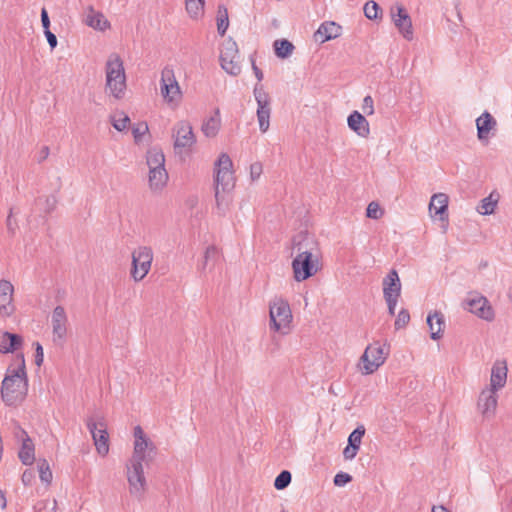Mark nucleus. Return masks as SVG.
Instances as JSON below:
<instances>
[{"label": "nucleus", "instance_id": "1", "mask_svg": "<svg viewBox=\"0 0 512 512\" xmlns=\"http://www.w3.org/2000/svg\"><path fill=\"white\" fill-rule=\"evenodd\" d=\"M18 367L8 368L1 385V398L7 406L21 404L28 393V377L23 353L16 354Z\"/></svg>", "mask_w": 512, "mask_h": 512}, {"label": "nucleus", "instance_id": "2", "mask_svg": "<svg viewBox=\"0 0 512 512\" xmlns=\"http://www.w3.org/2000/svg\"><path fill=\"white\" fill-rule=\"evenodd\" d=\"M294 248L298 254L292 261V269L295 280L301 282L317 273L320 253L314 238L308 236L302 241H294Z\"/></svg>", "mask_w": 512, "mask_h": 512}, {"label": "nucleus", "instance_id": "3", "mask_svg": "<svg viewBox=\"0 0 512 512\" xmlns=\"http://www.w3.org/2000/svg\"><path fill=\"white\" fill-rule=\"evenodd\" d=\"M106 87L116 99H121L126 89L123 61L116 53H112L106 62Z\"/></svg>", "mask_w": 512, "mask_h": 512}, {"label": "nucleus", "instance_id": "4", "mask_svg": "<svg viewBox=\"0 0 512 512\" xmlns=\"http://www.w3.org/2000/svg\"><path fill=\"white\" fill-rule=\"evenodd\" d=\"M215 166V199L217 208H220V190L226 193L234 187L233 163L229 155L222 153L216 161Z\"/></svg>", "mask_w": 512, "mask_h": 512}, {"label": "nucleus", "instance_id": "5", "mask_svg": "<svg viewBox=\"0 0 512 512\" xmlns=\"http://www.w3.org/2000/svg\"><path fill=\"white\" fill-rule=\"evenodd\" d=\"M270 328L277 332L287 333L285 329L289 328L292 320L289 303L282 298H275L270 302Z\"/></svg>", "mask_w": 512, "mask_h": 512}, {"label": "nucleus", "instance_id": "6", "mask_svg": "<svg viewBox=\"0 0 512 512\" xmlns=\"http://www.w3.org/2000/svg\"><path fill=\"white\" fill-rule=\"evenodd\" d=\"M463 307L485 321L491 322L495 318L494 309L488 299L476 291L468 293Z\"/></svg>", "mask_w": 512, "mask_h": 512}, {"label": "nucleus", "instance_id": "7", "mask_svg": "<svg viewBox=\"0 0 512 512\" xmlns=\"http://www.w3.org/2000/svg\"><path fill=\"white\" fill-rule=\"evenodd\" d=\"M253 95L257 103V119L261 132H266L270 126L271 98L262 84L257 83L253 89Z\"/></svg>", "mask_w": 512, "mask_h": 512}, {"label": "nucleus", "instance_id": "8", "mask_svg": "<svg viewBox=\"0 0 512 512\" xmlns=\"http://www.w3.org/2000/svg\"><path fill=\"white\" fill-rule=\"evenodd\" d=\"M153 260L150 247L141 246L132 253L131 276L135 281H141L149 272Z\"/></svg>", "mask_w": 512, "mask_h": 512}, {"label": "nucleus", "instance_id": "9", "mask_svg": "<svg viewBox=\"0 0 512 512\" xmlns=\"http://www.w3.org/2000/svg\"><path fill=\"white\" fill-rule=\"evenodd\" d=\"M174 138V150L176 154H181L184 150H189L195 143L196 137L193 128L188 121H179L172 129Z\"/></svg>", "mask_w": 512, "mask_h": 512}, {"label": "nucleus", "instance_id": "10", "mask_svg": "<svg viewBox=\"0 0 512 512\" xmlns=\"http://www.w3.org/2000/svg\"><path fill=\"white\" fill-rule=\"evenodd\" d=\"M386 355L387 352H384V346H381L379 342L368 345L360 358L363 363V374L374 373L385 362Z\"/></svg>", "mask_w": 512, "mask_h": 512}, {"label": "nucleus", "instance_id": "11", "mask_svg": "<svg viewBox=\"0 0 512 512\" xmlns=\"http://www.w3.org/2000/svg\"><path fill=\"white\" fill-rule=\"evenodd\" d=\"M86 425L92 435L97 452L101 456H105L109 452V435L106 424L101 419L96 421L93 417H88Z\"/></svg>", "mask_w": 512, "mask_h": 512}, {"label": "nucleus", "instance_id": "12", "mask_svg": "<svg viewBox=\"0 0 512 512\" xmlns=\"http://www.w3.org/2000/svg\"><path fill=\"white\" fill-rule=\"evenodd\" d=\"M160 90L163 98L169 103L178 102L181 98L180 87L170 67H165L161 72Z\"/></svg>", "mask_w": 512, "mask_h": 512}, {"label": "nucleus", "instance_id": "13", "mask_svg": "<svg viewBox=\"0 0 512 512\" xmlns=\"http://www.w3.org/2000/svg\"><path fill=\"white\" fill-rule=\"evenodd\" d=\"M67 315L63 306H56L52 312L51 324L53 333V342H63L67 335Z\"/></svg>", "mask_w": 512, "mask_h": 512}, {"label": "nucleus", "instance_id": "14", "mask_svg": "<svg viewBox=\"0 0 512 512\" xmlns=\"http://www.w3.org/2000/svg\"><path fill=\"white\" fill-rule=\"evenodd\" d=\"M127 479L130 485V492L132 494H142L146 487L143 463L138 461L131 462V465L127 466Z\"/></svg>", "mask_w": 512, "mask_h": 512}, {"label": "nucleus", "instance_id": "15", "mask_svg": "<svg viewBox=\"0 0 512 512\" xmlns=\"http://www.w3.org/2000/svg\"><path fill=\"white\" fill-rule=\"evenodd\" d=\"M391 17L403 37L411 40L413 38L412 21L405 8L401 5L392 8Z\"/></svg>", "mask_w": 512, "mask_h": 512}, {"label": "nucleus", "instance_id": "16", "mask_svg": "<svg viewBox=\"0 0 512 512\" xmlns=\"http://www.w3.org/2000/svg\"><path fill=\"white\" fill-rule=\"evenodd\" d=\"M15 436L21 440L22 445L18 452V457L24 465H32L35 461V448L32 439L29 437L27 432L21 427H17Z\"/></svg>", "mask_w": 512, "mask_h": 512}, {"label": "nucleus", "instance_id": "17", "mask_svg": "<svg viewBox=\"0 0 512 512\" xmlns=\"http://www.w3.org/2000/svg\"><path fill=\"white\" fill-rule=\"evenodd\" d=\"M156 455V446L149 439L135 440L131 462H150Z\"/></svg>", "mask_w": 512, "mask_h": 512}, {"label": "nucleus", "instance_id": "18", "mask_svg": "<svg viewBox=\"0 0 512 512\" xmlns=\"http://www.w3.org/2000/svg\"><path fill=\"white\" fill-rule=\"evenodd\" d=\"M496 125V120L487 111L476 119L477 137L481 143L488 144L489 134L495 129Z\"/></svg>", "mask_w": 512, "mask_h": 512}, {"label": "nucleus", "instance_id": "19", "mask_svg": "<svg viewBox=\"0 0 512 512\" xmlns=\"http://www.w3.org/2000/svg\"><path fill=\"white\" fill-rule=\"evenodd\" d=\"M14 287L8 280H0V313L4 316H10L14 312L12 304Z\"/></svg>", "mask_w": 512, "mask_h": 512}, {"label": "nucleus", "instance_id": "20", "mask_svg": "<svg viewBox=\"0 0 512 512\" xmlns=\"http://www.w3.org/2000/svg\"><path fill=\"white\" fill-rule=\"evenodd\" d=\"M348 127L358 136L367 138L370 134L369 122L358 111H353L347 118Z\"/></svg>", "mask_w": 512, "mask_h": 512}, {"label": "nucleus", "instance_id": "21", "mask_svg": "<svg viewBox=\"0 0 512 512\" xmlns=\"http://www.w3.org/2000/svg\"><path fill=\"white\" fill-rule=\"evenodd\" d=\"M497 407V395L493 389L483 390L478 399V408L484 416L493 415Z\"/></svg>", "mask_w": 512, "mask_h": 512}, {"label": "nucleus", "instance_id": "22", "mask_svg": "<svg viewBox=\"0 0 512 512\" xmlns=\"http://www.w3.org/2000/svg\"><path fill=\"white\" fill-rule=\"evenodd\" d=\"M22 344L23 338L21 335L7 331L0 333V353H13L21 348Z\"/></svg>", "mask_w": 512, "mask_h": 512}, {"label": "nucleus", "instance_id": "23", "mask_svg": "<svg viewBox=\"0 0 512 512\" xmlns=\"http://www.w3.org/2000/svg\"><path fill=\"white\" fill-rule=\"evenodd\" d=\"M507 365L505 361H496L491 370L490 389L497 391L502 388L507 379Z\"/></svg>", "mask_w": 512, "mask_h": 512}, {"label": "nucleus", "instance_id": "24", "mask_svg": "<svg viewBox=\"0 0 512 512\" xmlns=\"http://www.w3.org/2000/svg\"><path fill=\"white\" fill-rule=\"evenodd\" d=\"M341 34V26L333 21L324 22L320 25L318 30L315 32L314 37L316 41L324 43L331 39H335Z\"/></svg>", "mask_w": 512, "mask_h": 512}, {"label": "nucleus", "instance_id": "25", "mask_svg": "<svg viewBox=\"0 0 512 512\" xmlns=\"http://www.w3.org/2000/svg\"><path fill=\"white\" fill-rule=\"evenodd\" d=\"M448 196L444 193L434 194L429 204V211L434 215H439L440 220H445L448 217Z\"/></svg>", "mask_w": 512, "mask_h": 512}, {"label": "nucleus", "instance_id": "26", "mask_svg": "<svg viewBox=\"0 0 512 512\" xmlns=\"http://www.w3.org/2000/svg\"><path fill=\"white\" fill-rule=\"evenodd\" d=\"M383 296L388 295H401V281L398 272L395 269L389 271V273L383 279Z\"/></svg>", "mask_w": 512, "mask_h": 512}, {"label": "nucleus", "instance_id": "27", "mask_svg": "<svg viewBox=\"0 0 512 512\" xmlns=\"http://www.w3.org/2000/svg\"><path fill=\"white\" fill-rule=\"evenodd\" d=\"M427 325L430 330V337L438 340L443 336L444 316L441 312L435 311L427 316Z\"/></svg>", "mask_w": 512, "mask_h": 512}, {"label": "nucleus", "instance_id": "28", "mask_svg": "<svg viewBox=\"0 0 512 512\" xmlns=\"http://www.w3.org/2000/svg\"><path fill=\"white\" fill-rule=\"evenodd\" d=\"M83 22L87 26L100 31H104L110 26V23L104 15L100 12H96L91 6L88 8V12L84 17Z\"/></svg>", "mask_w": 512, "mask_h": 512}, {"label": "nucleus", "instance_id": "29", "mask_svg": "<svg viewBox=\"0 0 512 512\" xmlns=\"http://www.w3.org/2000/svg\"><path fill=\"white\" fill-rule=\"evenodd\" d=\"M168 181V173L166 169L149 170V186L153 191L161 190Z\"/></svg>", "mask_w": 512, "mask_h": 512}, {"label": "nucleus", "instance_id": "30", "mask_svg": "<svg viewBox=\"0 0 512 512\" xmlns=\"http://www.w3.org/2000/svg\"><path fill=\"white\" fill-rule=\"evenodd\" d=\"M147 165L151 169H165V156L160 149L152 148L147 152Z\"/></svg>", "mask_w": 512, "mask_h": 512}, {"label": "nucleus", "instance_id": "31", "mask_svg": "<svg viewBox=\"0 0 512 512\" xmlns=\"http://www.w3.org/2000/svg\"><path fill=\"white\" fill-rule=\"evenodd\" d=\"M219 109H216L215 116L209 117L202 125V132L206 137H215L220 128Z\"/></svg>", "mask_w": 512, "mask_h": 512}, {"label": "nucleus", "instance_id": "32", "mask_svg": "<svg viewBox=\"0 0 512 512\" xmlns=\"http://www.w3.org/2000/svg\"><path fill=\"white\" fill-rule=\"evenodd\" d=\"M273 47L276 56L281 59L288 58L294 50V45L287 39L275 40Z\"/></svg>", "mask_w": 512, "mask_h": 512}, {"label": "nucleus", "instance_id": "33", "mask_svg": "<svg viewBox=\"0 0 512 512\" xmlns=\"http://www.w3.org/2000/svg\"><path fill=\"white\" fill-rule=\"evenodd\" d=\"M229 26L228 10L224 5L218 6L217 11V31L220 36H224Z\"/></svg>", "mask_w": 512, "mask_h": 512}, {"label": "nucleus", "instance_id": "34", "mask_svg": "<svg viewBox=\"0 0 512 512\" xmlns=\"http://www.w3.org/2000/svg\"><path fill=\"white\" fill-rule=\"evenodd\" d=\"M239 57L240 56H239V50H238L237 43L234 40H232L231 38L227 39L223 43V48L221 49V52H220V59H222V58L239 59Z\"/></svg>", "mask_w": 512, "mask_h": 512}, {"label": "nucleus", "instance_id": "35", "mask_svg": "<svg viewBox=\"0 0 512 512\" xmlns=\"http://www.w3.org/2000/svg\"><path fill=\"white\" fill-rule=\"evenodd\" d=\"M220 64L223 70L232 76H237L241 73V66L239 59H220Z\"/></svg>", "mask_w": 512, "mask_h": 512}, {"label": "nucleus", "instance_id": "36", "mask_svg": "<svg viewBox=\"0 0 512 512\" xmlns=\"http://www.w3.org/2000/svg\"><path fill=\"white\" fill-rule=\"evenodd\" d=\"M111 123L117 131L122 132L130 124V118L124 112H118L111 117Z\"/></svg>", "mask_w": 512, "mask_h": 512}, {"label": "nucleus", "instance_id": "37", "mask_svg": "<svg viewBox=\"0 0 512 512\" xmlns=\"http://www.w3.org/2000/svg\"><path fill=\"white\" fill-rule=\"evenodd\" d=\"M496 205L497 200H492V197L489 196L481 200V203L478 206L477 211L481 215H490L494 212Z\"/></svg>", "mask_w": 512, "mask_h": 512}, {"label": "nucleus", "instance_id": "38", "mask_svg": "<svg viewBox=\"0 0 512 512\" xmlns=\"http://www.w3.org/2000/svg\"><path fill=\"white\" fill-rule=\"evenodd\" d=\"M292 475L288 470L281 471L274 481V487L277 490H283L291 483Z\"/></svg>", "mask_w": 512, "mask_h": 512}, {"label": "nucleus", "instance_id": "39", "mask_svg": "<svg viewBox=\"0 0 512 512\" xmlns=\"http://www.w3.org/2000/svg\"><path fill=\"white\" fill-rule=\"evenodd\" d=\"M38 468H39V477H40L41 481L46 484H50L53 476H52V472L50 470V466H49V463L47 462V460H45V459L40 460L38 463Z\"/></svg>", "mask_w": 512, "mask_h": 512}, {"label": "nucleus", "instance_id": "40", "mask_svg": "<svg viewBox=\"0 0 512 512\" xmlns=\"http://www.w3.org/2000/svg\"><path fill=\"white\" fill-rule=\"evenodd\" d=\"M186 10L192 17H197L204 8V0H185Z\"/></svg>", "mask_w": 512, "mask_h": 512}, {"label": "nucleus", "instance_id": "41", "mask_svg": "<svg viewBox=\"0 0 512 512\" xmlns=\"http://www.w3.org/2000/svg\"><path fill=\"white\" fill-rule=\"evenodd\" d=\"M365 434V428L358 426L354 429L348 437V445L360 448L362 437Z\"/></svg>", "mask_w": 512, "mask_h": 512}, {"label": "nucleus", "instance_id": "42", "mask_svg": "<svg viewBox=\"0 0 512 512\" xmlns=\"http://www.w3.org/2000/svg\"><path fill=\"white\" fill-rule=\"evenodd\" d=\"M379 11H381V8L375 1H368L364 5V14L368 19H377Z\"/></svg>", "mask_w": 512, "mask_h": 512}, {"label": "nucleus", "instance_id": "43", "mask_svg": "<svg viewBox=\"0 0 512 512\" xmlns=\"http://www.w3.org/2000/svg\"><path fill=\"white\" fill-rule=\"evenodd\" d=\"M383 210L377 202H370L366 209V216L371 219H379L383 215Z\"/></svg>", "mask_w": 512, "mask_h": 512}, {"label": "nucleus", "instance_id": "44", "mask_svg": "<svg viewBox=\"0 0 512 512\" xmlns=\"http://www.w3.org/2000/svg\"><path fill=\"white\" fill-rule=\"evenodd\" d=\"M410 321V314L408 310L401 309L400 312L397 315V318L395 320L394 326L395 329L399 330L404 328Z\"/></svg>", "mask_w": 512, "mask_h": 512}, {"label": "nucleus", "instance_id": "45", "mask_svg": "<svg viewBox=\"0 0 512 512\" xmlns=\"http://www.w3.org/2000/svg\"><path fill=\"white\" fill-rule=\"evenodd\" d=\"M146 132H148V125L145 122L138 123L132 127V134L136 142H139Z\"/></svg>", "mask_w": 512, "mask_h": 512}, {"label": "nucleus", "instance_id": "46", "mask_svg": "<svg viewBox=\"0 0 512 512\" xmlns=\"http://www.w3.org/2000/svg\"><path fill=\"white\" fill-rule=\"evenodd\" d=\"M333 481L335 486H345L347 483L352 481V476L345 472H339L335 475Z\"/></svg>", "mask_w": 512, "mask_h": 512}, {"label": "nucleus", "instance_id": "47", "mask_svg": "<svg viewBox=\"0 0 512 512\" xmlns=\"http://www.w3.org/2000/svg\"><path fill=\"white\" fill-rule=\"evenodd\" d=\"M373 98L367 95L363 99L362 110L366 115H372L374 113Z\"/></svg>", "mask_w": 512, "mask_h": 512}, {"label": "nucleus", "instance_id": "48", "mask_svg": "<svg viewBox=\"0 0 512 512\" xmlns=\"http://www.w3.org/2000/svg\"><path fill=\"white\" fill-rule=\"evenodd\" d=\"M33 345L35 347V364L40 367L44 361L43 347L39 342H35Z\"/></svg>", "mask_w": 512, "mask_h": 512}, {"label": "nucleus", "instance_id": "49", "mask_svg": "<svg viewBox=\"0 0 512 512\" xmlns=\"http://www.w3.org/2000/svg\"><path fill=\"white\" fill-rule=\"evenodd\" d=\"M262 173V164L259 162H255L250 166V176L252 180H256L260 177Z\"/></svg>", "mask_w": 512, "mask_h": 512}, {"label": "nucleus", "instance_id": "50", "mask_svg": "<svg viewBox=\"0 0 512 512\" xmlns=\"http://www.w3.org/2000/svg\"><path fill=\"white\" fill-rule=\"evenodd\" d=\"M218 257V250L215 246H208L205 253L204 258L206 261H215Z\"/></svg>", "mask_w": 512, "mask_h": 512}, {"label": "nucleus", "instance_id": "51", "mask_svg": "<svg viewBox=\"0 0 512 512\" xmlns=\"http://www.w3.org/2000/svg\"><path fill=\"white\" fill-rule=\"evenodd\" d=\"M358 450V447L347 445L343 450V456L345 459L351 460L357 455Z\"/></svg>", "mask_w": 512, "mask_h": 512}, {"label": "nucleus", "instance_id": "52", "mask_svg": "<svg viewBox=\"0 0 512 512\" xmlns=\"http://www.w3.org/2000/svg\"><path fill=\"white\" fill-rule=\"evenodd\" d=\"M45 37L47 39V42L50 46V48L53 50L57 46V37L54 33L50 31V29L44 30Z\"/></svg>", "mask_w": 512, "mask_h": 512}, {"label": "nucleus", "instance_id": "53", "mask_svg": "<svg viewBox=\"0 0 512 512\" xmlns=\"http://www.w3.org/2000/svg\"><path fill=\"white\" fill-rule=\"evenodd\" d=\"M6 225H7L8 232L11 235H14L15 234V230L17 228V223H16V221L12 220V209L10 210V213H9V215L7 217Z\"/></svg>", "mask_w": 512, "mask_h": 512}, {"label": "nucleus", "instance_id": "54", "mask_svg": "<svg viewBox=\"0 0 512 512\" xmlns=\"http://www.w3.org/2000/svg\"><path fill=\"white\" fill-rule=\"evenodd\" d=\"M45 202H46V212L50 213L51 211H53L55 209L56 204H57V199L55 196L51 195V196L46 197Z\"/></svg>", "mask_w": 512, "mask_h": 512}, {"label": "nucleus", "instance_id": "55", "mask_svg": "<svg viewBox=\"0 0 512 512\" xmlns=\"http://www.w3.org/2000/svg\"><path fill=\"white\" fill-rule=\"evenodd\" d=\"M41 22L44 30L50 29V19L45 8L41 10Z\"/></svg>", "mask_w": 512, "mask_h": 512}, {"label": "nucleus", "instance_id": "56", "mask_svg": "<svg viewBox=\"0 0 512 512\" xmlns=\"http://www.w3.org/2000/svg\"><path fill=\"white\" fill-rule=\"evenodd\" d=\"M251 65H252V70H253V72L255 74V77L257 78V80L259 82H261L263 80V77H264L263 76V72H262V70L260 68H258V66L256 65L255 60H254L253 57H251Z\"/></svg>", "mask_w": 512, "mask_h": 512}, {"label": "nucleus", "instance_id": "57", "mask_svg": "<svg viewBox=\"0 0 512 512\" xmlns=\"http://www.w3.org/2000/svg\"><path fill=\"white\" fill-rule=\"evenodd\" d=\"M399 297L400 296H398V295L384 296V299H385V301L387 303L388 308H396L397 301H398Z\"/></svg>", "mask_w": 512, "mask_h": 512}, {"label": "nucleus", "instance_id": "58", "mask_svg": "<svg viewBox=\"0 0 512 512\" xmlns=\"http://www.w3.org/2000/svg\"><path fill=\"white\" fill-rule=\"evenodd\" d=\"M134 438L135 440H142L147 438L143 429L139 425L134 428Z\"/></svg>", "mask_w": 512, "mask_h": 512}, {"label": "nucleus", "instance_id": "59", "mask_svg": "<svg viewBox=\"0 0 512 512\" xmlns=\"http://www.w3.org/2000/svg\"><path fill=\"white\" fill-rule=\"evenodd\" d=\"M32 479H33V473L31 471H25L22 474V482L24 483V485H30Z\"/></svg>", "mask_w": 512, "mask_h": 512}, {"label": "nucleus", "instance_id": "60", "mask_svg": "<svg viewBox=\"0 0 512 512\" xmlns=\"http://www.w3.org/2000/svg\"><path fill=\"white\" fill-rule=\"evenodd\" d=\"M49 155V148L47 146H44L41 151H40V157H39V162H42L44 161Z\"/></svg>", "mask_w": 512, "mask_h": 512}, {"label": "nucleus", "instance_id": "61", "mask_svg": "<svg viewBox=\"0 0 512 512\" xmlns=\"http://www.w3.org/2000/svg\"><path fill=\"white\" fill-rule=\"evenodd\" d=\"M7 506V501H6V498H5V495L3 493L2 490H0V507L2 509L6 508Z\"/></svg>", "mask_w": 512, "mask_h": 512}, {"label": "nucleus", "instance_id": "62", "mask_svg": "<svg viewBox=\"0 0 512 512\" xmlns=\"http://www.w3.org/2000/svg\"><path fill=\"white\" fill-rule=\"evenodd\" d=\"M227 205V201L225 199V196L220 193V208L219 210H224V207Z\"/></svg>", "mask_w": 512, "mask_h": 512}, {"label": "nucleus", "instance_id": "63", "mask_svg": "<svg viewBox=\"0 0 512 512\" xmlns=\"http://www.w3.org/2000/svg\"><path fill=\"white\" fill-rule=\"evenodd\" d=\"M432 512H450L448 509H446L444 506H434L432 508Z\"/></svg>", "mask_w": 512, "mask_h": 512}, {"label": "nucleus", "instance_id": "64", "mask_svg": "<svg viewBox=\"0 0 512 512\" xmlns=\"http://www.w3.org/2000/svg\"><path fill=\"white\" fill-rule=\"evenodd\" d=\"M279 350V345L278 343H275V345L272 347V348H269L268 351L271 355H274L278 352Z\"/></svg>", "mask_w": 512, "mask_h": 512}]
</instances>
